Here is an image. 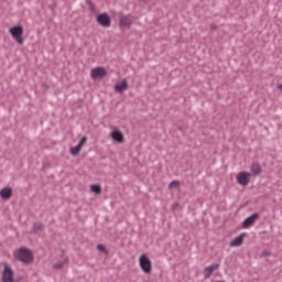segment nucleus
<instances>
[{
  "label": "nucleus",
  "instance_id": "1",
  "mask_svg": "<svg viewBox=\"0 0 282 282\" xmlns=\"http://www.w3.org/2000/svg\"><path fill=\"white\" fill-rule=\"evenodd\" d=\"M15 257L22 263H32V261H34V254L32 253V250L25 247H21L20 249H18L15 252Z\"/></svg>",
  "mask_w": 282,
  "mask_h": 282
},
{
  "label": "nucleus",
  "instance_id": "2",
  "mask_svg": "<svg viewBox=\"0 0 282 282\" xmlns=\"http://www.w3.org/2000/svg\"><path fill=\"white\" fill-rule=\"evenodd\" d=\"M139 265L145 274H151V271L153 270V263L151 262V259H149V256L142 253L139 258Z\"/></svg>",
  "mask_w": 282,
  "mask_h": 282
},
{
  "label": "nucleus",
  "instance_id": "3",
  "mask_svg": "<svg viewBox=\"0 0 282 282\" xmlns=\"http://www.w3.org/2000/svg\"><path fill=\"white\" fill-rule=\"evenodd\" d=\"M10 34L19 43L23 45V26H13L10 29Z\"/></svg>",
  "mask_w": 282,
  "mask_h": 282
},
{
  "label": "nucleus",
  "instance_id": "4",
  "mask_svg": "<svg viewBox=\"0 0 282 282\" xmlns=\"http://www.w3.org/2000/svg\"><path fill=\"white\" fill-rule=\"evenodd\" d=\"M97 23L101 28H111V18L107 13H100L97 15Z\"/></svg>",
  "mask_w": 282,
  "mask_h": 282
},
{
  "label": "nucleus",
  "instance_id": "5",
  "mask_svg": "<svg viewBox=\"0 0 282 282\" xmlns=\"http://www.w3.org/2000/svg\"><path fill=\"white\" fill-rule=\"evenodd\" d=\"M237 183L240 184V186H248L250 184V173L248 172H240L237 177Z\"/></svg>",
  "mask_w": 282,
  "mask_h": 282
},
{
  "label": "nucleus",
  "instance_id": "6",
  "mask_svg": "<svg viewBox=\"0 0 282 282\" xmlns=\"http://www.w3.org/2000/svg\"><path fill=\"white\" fill-rule=\"evenodd\" d=\"M90 76L94 79L105 78L107 76V69L105 67H95L91 69Z\"/></svg>",
  "mask_w": 282,
  "mask_h": 282
},
{
  "label": "nucleus",
  "instance_id": "7",
  "mask_svg": "<svg viewBox=\"0 0 282 282\" xmlns=\"http://www.w3.org/2000/svg\"><path fill=\"white\" fill-rule=\"evenodd\" d=\"M215 270H219V263H213L208 267H205L203 271L204 279H210V275L213 274V272H215Z\"/></svg>",
  "mask_w": 282,
  "mask_h": 282
},
{
  "label": "nucleus",
  "instance_id": "8",
  "mask_svg": "<svg viewBox=\"0 0 282 282\" xmlns=\"http://www.w3.org/2000/svg\"><path fill=\"white\" fill-rule=\"evenodd\" d=\"M259 219V214L254 213L251 216L247 217L242 223V228H250Z\"/></svg>",
  "mask_w": 282,
  "mask_h": 282
},
{
  "label": "nucleus",
  "instance_id": "9",
  "mask_svg": "<svg viewBox=\"0 0 282 282\" xmlns=\"http://www.w3.org/2000/svg\"><path fill=\"white\" fill-rule=\"evenodd\" d=\"M133 22L131 21V19L128 15H123L120 20H119V26L121 28V30H124V28H131V24Z\"/></svg>",
  "mask_w": 282,
  "mask_h": 282
},
{
  "label": "nucleus",
  "instance_id": "10",
  "mask_svg": "<svg viewBox=\"0 0 282 282\" xmlns=\"http://www.w3.org/2000/svg\"><path fill=\"white\" fill-rule=\"evenodd\" d=\"M246 234H241L240 236H237L236 238H234L231 241H230V243H229V246L231 247V248H239V246H241V243H243V236H245Z\"/></svg>",
  "mask_w": 282,
  "mask_h": 282
},
{
  "label": "nucleus",
  "instance_id": "11",
  "mask_svg": "<svg viewBox=\"0 0 282 282\" xmlns=\"http://www.w3.org/2000/svg\"><path fill=\"white\" fill-rule=\"evenodd\" d=\"M115 89L119 91V94H122V91H124L126 89H129V83L127 82V79H122L121 83H117L115 85Z\"/></svg>",
  "mask_w": 282,
  "mask_h": 282
},
{
  "label": "nucleus",
  "instance_id": "12",
  "mask_svg": "<svg viewBox=\"0 0 282 282\" xmlns=\"http://www.w3.org/2000/svg\"><path fill=\"white\" fill-rule=\"evenodd\" d=\"M110 135L112 140H115V142H119V143L124 142V134H122L120 130L112 131Z\"/></svg>",
  "mask_w": 282,
  "mask_h": 282
},
{
  "label": "nucleus",
  "instance_id": "13",
  "mask_svg": "<svg viewBox=\"0 0 282 282\" xmlns=\"http://www.w3.org/2000/svg\"><path fill=\"white\" fill-rule=\"evenodd\" d=\"M0 196L2 199H10L12 197V189L10 187H4L0 191Z\"/></svg>",
  "mask_w": 282,
  "mask_h": 282
},
{
  "label": "nucleus",
  "instance_id": "14",
  "mask_svg": "<svg viewBox=\"0 0 282 282\" xmlns=\"http://www.w3.org/2000/svg\"><path fill=\"white\" fill-rule=\"evenodd\" d=\"M250 169L252 175H261V165L259 163H252Z\"/></svg>",
  "mask_w": 282,
  "mask_h": 282
},
{
  "label": "nucleus",
  "instance_id": "15",
  "mask_svg": "<svg viewBox=\"0 0 282 282\" xmlns=\"http://www.w3.org/2000/svg\"><path fill=\"white\" fill-rule=\"evenodd\" d=\"M80 149H83V147L80 144H77V145L70 148V154L78 155V153H80Z\"/></svg>",
  "mask_w": 282,
  "mask_h": 282
},
{
  "label": "nucleus",
  "instance_id": "16",
  "mask_svg": "<svg viewBox=\"0 0 282 282\" xmlns=\"http://www.w3.org/2000/svg\"><path fill=\"white\" fill-rule=\"evenodd\" d=\"M90 189L93 193H96V195H100V193H102V188L100 187V185H91Z\"/></svg>",
  "mask_w": 282,
  "mask_h": 282
},
{
  "label": "nucleus",
  "instance_id": "17",
  "mask_svg": "<svg viewBox=\"0 0 282 282\" xmlns=\"http://www.w3.org/2000/svg\"><path fill=\"white\" fill-rule=\"evenodd\" d=\"M33 230H34L35 232H39V230H43V224H41V223H34V224H33Z\"/></svg>",
  "mask_w": 282,
  "mask_h": 282
},
{
  "label": "nucleus",
  "instance_id": "18",
  "mask_svg": "<svg viewBox=\"0 0 282 282\" xmlns=\"http://www.w3.org/2000/svg\"><path fill=\"white\" fill-rule=\"evenodd\" d=\"M180 186V181H172L169 184V188H177Z\"/></svg>",
  "mask_w": 282,
  "mask_h": 282
},
{
  "label": "nucleus",
  "instance_id": "19",
  "mask_svg": "<svg viewBox=\"0 0 282 282\" xmlns=\"http://www.w3.org/2000/svg\"><path fill=\"white\" fill-rule=\"evenodd\" d=\"M87 6H89V8L93 12H94V10H96V6H94V2L91 0H87Z\"/></svg>",
  "mask_w": 282,
  "mask_h": 282
},
{
  "label": "nucleus",
  "instance_id": "20",
  "mask_svg": "<svg viewBox=\"0 0 282 282\" xmlns=\"http://www.w3.org/2000/svg\"><path fill=\"white\" fill-rule=\"evenodd\" d=\"M97 250H99L100 252H105L107 248L105 247V245H97Z\"/></svg>",
  "mask_w": 282,
  "mask_h": 282
},
{
  "label": "nucleus",
  "instance_id": "21",
  "mask_svg": "<svg viewBox=\"0 0 282 282\" xmlns=\"http://www.w3.org/2000/svg\"><path fill=\"white\" fill-rule=\"evenodd\" d=\"M86 143H87V137H83L77 144H80V147H83V144H86Z\"/></svg>",
  "mask_w": 282,
  "mask_h": 282
},
{
  "label": "nucleus",
  "instance_id": "22",
  "mask_svg": "<svg viewBox=\"0 0 282 282\" xmlns=\"http://www.w3.org/2000/svg\"><path fill=\"white\" fill-rule=\"evenodd\" d=\"M53 268H54L55 270H61V268H63V262L55 263V264L53 265Z\"/></svg>",
  "mask_w": 282,
  "mask_h": 282
},
{
  "label": "nucleus",
  "instance_id": "23",
  "mask_svg": "<svg viewBox=\"0 0 282 282\" xmlns=\"http://www.w3.org/2000/svg\"><path fill=\"white\" fill-rule=\"evenodd\" d=\"M50 8H51L52 12H54V10H56V3L51 4Z\"/></svg>",
  "mask_w": 282,
  "mask_h": 282
},
{
  "label": "nucleus",
  "instance_id": "24",
  "mask_svg": "<svg viewBox=\"0 0 282 282\" xmlns=\"http://www.w3.org/2000/svg\"><path fill=\"white\" fill-rule=\"evenodd\" d=\"M262 254H263L264 257H268V256L270 254V252L263 251Z\"/></svg>",
  "mask_w": 282,
  "mask_h": 282
},
{
  "label": "nucleus",
  "instance_id": "25",
  "mask_svg": "<svg viewBox=\"0 0 282 282\" xmlns=\"http://www.w3.org/2000/svg\"><path fill=\"white\" fill-rule=\"evenodd\" d=\"M278 89H281L282 91V83L278 85Z\"/></svg>",
  "mask_w": 282,
  "mask_h": 282
}]
</instances>
